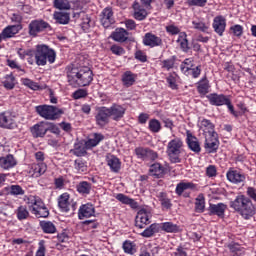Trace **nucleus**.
<instances>
[{"instance_id":"cd10ccee","label":"nucleus","mask_w":256,"mask_h":256,"mask_svg":"<svg viewBox=\"0 0 256 256\" xmlns=\"http://www.w3.org/2000/svg\"><path fill=\"white\" fill-rule=\"evenodd\" d=\"M106 163L112 173H119L121 171V160L117 156L108 154L106 156Z\"/></svg>"},{"instance_id":"f8f14e48","label":"nucleus","mask_w":256,"mask_h":256,"mask_svg":"<svg viewBox=\"0 0 256 256\" xmlns=\"http://www.w3.org/2000/svg\"><path fill=\"white\" fill-rule=\"evenodd\" d=\"M0 127L1 129H15L17 127L13 112L4 111L0 113Z\"/></svg>"},{"instance_id":"37998d69","label":"nucleus","mask_w":256,"mask_h":256,"mask_svg":"<svg viewBox=\"0 0 256 256\" xmlns=\"http://www.w3.org/2000/svg\"><path fill=\"white\" fill-rule=\"evenodd\" d=\"M166 83L172 91H177L179 89V75L175 72L170 73L166 78Z\"/></svg>"},{"instance_id":"0e129e2a","label":"nucleus","mask_w":256,"mask_h":256,"mask_svg":"<svg viewBox=\"0 0 256 256\" xmlns=\"http://www.w3.org/2000/svg\"><path fill=\"white\" fill-rule=\"evenodd\" d=\"M225 105H226L230 115H233V117H235L236 119L242 116L241 112L235 110V106H233V103H231L230 98L228 99V101L226 102Z\"/></svg>"},{"instance_id":"58836bf2","label":"nucleus","mask_w":256,"mask_h":256,"mask_svg":"<svg viewBox=\"0 0 256 256\" xmlns=\"http://www.w3.org/2000/svg\"><path fill=\"white\" fill-rule=\"evenodd\" d=\"M197 92L199 95H207L209 93V89H211V85H209V79H207V75L201 78L197 83Z\"/></svg>"},{"instance_id":"a211bd4d","label":"nucleus","mask_w":256,"mask_h":256,"mask_svg":"<svg viewBox=\"0 0 256 256\" xmlns=\"http://www.w3.org/2000/svg\"><path fill=\"white\" fill-rule=\"evenodd\" d=\"M113 15L114 13L112 7H106L102 10L100 21L105 29H109V27L115 23V18Z\"/></svg>"},{"instance_id":"ddd939ff","label":"nucleus","mask_w":256,"mask_h":256,"mask_svg":"<svg viewBox=\"0 0 256 256\" xmlns=\"http://www.w3.org/2000/svg\"><path fill=\"white\" fill-rule=\"evenodd\" d=\"M134 153L137 159H142V161H147L149 159L155 161L156 159H159V154L150 148L137 147L135 148Z\"/></svg>"},{"instance_id":"39448f33","label":"nucleus","mask_w":256,"mask_h":256,"mask_svg":"<svg viewBox=\"0 0 256 256\" xmlns=\"http://www.w3.org/2000/svg\"><path fill=\"white\" fill-rule=\"evenodd\" d=\"M181 149H183V140L176 137L168 142L166 153L170 157L171 163H181Z\"/></svg>"},{"instance_id":"79ce46f5","label":"nucleus","mask_w":256,"mask_h":256,"mask_svg":"<svg viewBox=\"0 0 256 256\" xmlns=\"http://www.w3.org/2000/svg\"><path fill=\"white\" fill-rule=\"evenodd\" d=\"M2 84L3 87L7 89V91H12V89H15V85H17V79L15 78L13 73H10L4 76Z\"/></svg>"},{"instance_id":"7c9ffc66","label":"nucleus","mask_w":256,"mask_h":256,"mask_svg":"<svg viewBox=\"0 0 256 256\" xmlns=\"http://www.w3.org/2000/svg\"><path fill=\"white\" fill-rule=\"evenodd\" d=\"M27 204L29 205V209L32 214L41 209V207H44L45 205V203L39 196L33 195L28 197Z\"/></svg>"},{"instance_id":"4c0bfd02","label":"nucleus","mask_w":256,"mask_h":256,"mask_svg":"<svg viewBox=\"0 0 256 256\" xmlns=\"http://www.w3.org/2000/svg\"><path fill=\"white\" fill-rule=\"evenodd\" d=\"M31 133L33 135V137H35L36 139L39 137H45V135H47V128L45 126V122H40L39 124H35L32 128H31Z\"/></svg>"},{"instance_id":"f3484780","label":"nucleus","mask_w":256,"mask_h":256,"mask_svg":"<svg viewBox=\"0 0 256 256\" xmlns=\"http://www.w3.org/2000/svg\"><path fill=\"white\" fill-rule=\"evenodd\" d=\"M186 144L188 149H190V151L196 155L201 153V143H199V139L196 138V136L193 135V133H191L189 130L186 131Z\"/></svg>"},{"instance_id":"2f4dec72","label":"nucleus","mask_w":256,"mask_h":256,"mask_svg":"<svg viewBox=\"0 0 256 256\" xmlns=\"http://www.w3.org/2000/svg\"><path fill=\"white\" fill-rule=\"evenodd\" d=\"M113 41L117 43H125L129 39V32L125 28H116L111 34Z\"/></svg>"},{"instance_id":"423d86ee","label":"nucleus","mask_w":256,"mask_h":256,"mask_svg":"<svg viewBox=\"0 0 256 256\" xmlns=\"http://www.w3.org/2000/svg\"><path fill=\"white\" fill-rule=\"evenodd\" d=\"M51 24L39 18L32 20L28 25V35L30 37H39L40 33H47L51 31Z\"/></svg>"},{"instance_id":"5fc2aeb1","label":"nucleus","mask_w":256,"mask_h":256,"mask_svg":"<svg viewBox=\"0 0 256 256\" xmlns=\"http://www.w3.org/2000/svg\"><path fill=\"white\" fill-rule=\"evenodd\" d=\"M55 9H59L60 11H68L71 9V4L69 0H54L53 1Z\"/></svg>"},{"instance_id":"ea45409f","label":"nucleus","mask_w":256,"mask_h":256,"mask_svg":"<svg viewBox=\"0 0 256 256\" xmlns=\"http://www.w3.org/2000/svg\"><path fill=\"white\" fill-rule=\"evenodd\" d=\"M136 79L137 75L131 71H126L122 74V85H124V87H133V85H135Z\"/></svg>"},{"instance_id":"a18cd8bd","label":"nucleus","mask_w":256,"mask_h":256,"mask_svg":"<svg viewBox=\"0 0 256 256\" xmlns=\"http://www.w3.org/2000/svg\"><path fill=\"white\" fill-rule=\"evenodd\" d=\"M177 43L180 45V49L184 53H189V50L191 47H189V40L187 39V33L186 32H181L178 36Z\"/></svg>"},{"instance_id":"864d4df0","label":"nucleus","mask_w":256,"mask_h":256,"mask_svg":"<svg viewBox=\"0 0 256 256\" xmlns=\"http://www.w3.org/2000/svg\"><path fill=\"white\" fill-rule=\"evenodd\" d=\"M32 169L35 177H41V175L45 174V172L47 171V164H45L44 162H39L37 164H34L32 166Z\"/></svg>"},{"instance_id":"13d9d810","label":"nucleus","mask_w":256,"mask_h":256,"mask_svg":"<svg viewBox=\"0 0 256 256\" xmlns=\"http://www.w3.org/2000/svg\"><path fill=\"white\" fill-rule=\"evenodd\" d=\"M195 211H196V213H204L205 212V197L199 195L196 198Z\"/></svg>"},{"instance_id":"6e6d98bb","label":"nucleus","mask_w":256,"mask_h":256,"mask_svg":"<svg viewBox=\"0 0 256 256\" xmlns=\"http://www.w3.org/2000/svg\"><path fill=\"white\" fill-rule=\"evenodd\" d=\"M18 221H25L29 217V210L25 206H19L16 210Z\"/></svg>"},{"instance_id":"052dcab7","label":"nucleus","mask_w":256,"mask_h":256,"mask_svg":"<svg viewBox=\"0 0 256 256\" xmlns=\"http://www.w3.org/2000/svg\"><path fill=\"white\" fill-rule=\"evenodd\" d=\"M32 215H35V217H37L38 219H41V218L45 219L49 217V209H47L44 204L41 208L33 212Z\"/></svg>"},{"instance_id":"680f3d73","label":"nucleus","mask_w":256,"mask_h":256,"mask_svg":"<svg viewBox=\"0 0 256 256\" xmlns=\"http://www.w3.org/2000/svg\"><path fill=\"white\" fill-rule=\"evenodd\" d=\"M6 65L10 67V69H17V72L20 73V75H25V69L21 68L15 60L8 59Z\"/></svg>"},{"instance_id":"338daca9","label":"nucleus","mask_w":256,"mask_h":256,"mask_svg":"<svg viewBox=\"0 0 256 256\" xmlns=\"http://www.w3.org/2000/svg\"><path fill=\"white\" fill-rule=\"evenodd\" d=\"M54 187L59 191H61L62 189H65V178L63 176H59L58 178H55Z\"/></svg>"},{"instance_id":"412c9836","label":"nucleus","mask_w":256,"mask_h":256,"mask_svg":"<svg viewBox=\"0 0 256 256\" xmlns=\"http://www.w3.org/2000/svg\"><path fill=\"white\" fill-rule=\"evenodd\" d=\"M73 19L77 21V19H81V29H83L85 32L89 31L91 29V18L85 11H74L73 12Z\"/></svg>"},{"instance_id":"c85d7f7f","label":"nucleus","mask_w":256,"mask_h":256,"mask_svg":"<svg viewBox=\"0 0 256 256\" xmlns=\"http://www.w3.org/2000/svg\"><path fill=\"white\" fill-rule=\"evenodd\" d=\"M3 193L11 195V197H23L25 195V189L19 184H12L3 188Z\"/></svg>"},{"instance_id":"a878e982","label":"nucleus","mask_w":256,"mask_h":256,"mask_svg":"<svg viewBox=\"0 0 256 256\" xmlns=\"http://www.w3.org/2000/svg\"><path fill=\"white\" fill-rule=\"evenodd\" d=\"M149 173L156 179H163L167 175V168L161 165V163L156 162L150 166Z\"/></svg>"},{"instance_id":"e2e57ef3","label":"nucleus","mask_w":256,"mask_h":256,"mask_svg":"<svg viewBox=\"0 0 256 256\" xmlns=\"http://www.w3.org/2000/svg\"><path fill=\"white\" fill-rule=\"evenodd\" d=\"M110 51L113 55H117V57H121L122 55H125V48H123L119 44H113L110 47Z\"/></svg>"},{"instance_id":"473e14b6","label":"nucleus","mask_w":256,"mask_h":256,"mask_svg":"<svg viewBox=\"0 0 256 256\" xmlns=\"http://www.w3.org/2000/svg\"><path fill=\"white\" fill-rule=\"evenodd\" d=\"M160 231H164V233H181V226L173 223V222H162L158 223Z\"/></svg>"},{"instance_id":"2eb2a0df","label":"nucleus","mask_w":256,"mask_h":256,"mask_svg":"<svg viewBox=\"0 0 256 256\" xmlns=\"http://www.w3.org/2000/svg\"><path fill=\"white\" fill-rule=\"evenodd\" d=\"M204 148L208 153H217L219 149V135L210 134L205 136Z\"/></svg>"},{"instance_id":"4d7b16f0","label":"nucleus","mask_w":256,"mask_h":256,"mask_svg":"<svg viewBox=\"0 0 256 256\" xmlns=\"http://www.w3.org/2000/svg\"><path fill=\"white\" fill-rule=\"evenodd\" d=\"M148 129L151 133H159L161 131V122L155 118L151 119L148 124Z\"/></svg>"},{"instance_id":"09e8293b","label":"nucleus","mask_w":256,"mask_h":256,"mask_svg":"<svg viewBox=\"0 0 256 256\" xmlns=\"http://www.w3.org/2000/svg\"><path fill=\"white\" fill-rule=\"evenodd\" d=\"M88 149L89 148H87L86 143L84 145L81 143H76L74 144V149L71 150V152L73 153V155H75V157H85V155H87Z\"/></svg>"},{"instance_id":"b1692460","label":"nucleus","mask_w":256,"mask_h":256,"mask_svg":"<svg viewBox=\"0 0 256 256\" xmlns=\"http://www.w3.org/2000/svg\"><path fill=\"white\" fill-rule=\"evenodd\" d=\"M95 216V206L91 203L82 204L78 210V219H89Z\"/></svg>"},{"instance_id":"603ef678","label":"nucleus","mask_w":256,"mask_h":256,"mask_svg":"<svg viewBox=\"0 0 256 256\" xmlns=\"http://www.w3.org/2000/svg\"><path fill=\"white\" fill-rule=\"evenodd\" d=\"M74 169L77 173H87V161L78 158L74 161Z\"/></svg>"},{"instance_id":"4468645a","label":"nucleus","mask_w":256,"mask_h":256,"mask_svg":"<svg viewBox=\"0 0 256 256\" xmlns=\"http://www.w3.org/2000/svg\"><path fill=\"white\" fill-rule=\"evenodd\" d=\"M127 108L121 104L114 103L111 107H108V113L110 114V119L113 121H121L125 117Z\"/></svg>"},{"instance_id":"c9c22d12","label":"nucleus","mask_w":256,"mask_h":256,"mask_svg":"<svg viewBox=\"0 0 256 256\" xmlns=\"http://www.w3.org/2000/svg\"><path fill=\"white\" fill-rule=\"evenodd\" d=\"M115 198L117 199V201H120V203H123V205H129L131 209L139 208V203L135 201V199L129 198L123 193H118Z\"/></svg>"},{"instance_id":"f03ea898","label":"nucleus","mask_w":256,"mask_h":256,"mask_svg":"<svg viewBox=\"0 0 256 256\" xmlns=\"http://www.w3.org/2000/svg\"><path fill=\"white\" fill-rule=\"evenodd\" d=\"M230 207L246 220L255 215V205L245 194L237 195L234 201L230 202Z\"/></svg>"},{"instance_id":"f704fd0d","label":"nucleus","mask_w":256,"mask_h":256,"mask_svg":"<svg viewBox=\"0 0 256 256\" xmlns=\"http://www.w3.org/2000/svg\"><path fill=\"white\" fill-rule=\"evenodd\" d=\"M192 28L201 33H207L209 31V23L205 22L203 18L196 17L192 20Z\"/></svg>"},{"instance_id":"f257e3e1","label":"nucleus","mask_w":256,"mask_h":256,"mask_svg":"<svg viewBox=\"0 0 256 256\" xmlns=\"http://www.w3.org/2000/svg\"><path fill=\"white\" fill-rule=\"evenodd\" d=\"M67 79L72 87H89L93 83V70L87 66L80 69L69 66L67 68Z\"/></svg>"},{"instance_id":"6ab92c4d","label":"nucleus","mask_w":256,"mask_h":256,"mask_svg":"<svg viewBox=\"0 0 256 256\" xmlns=\"http://www.w3.org/2000/svg\"><path fill=\"white\" fill-rule=\"evenodd\" d=\"M206 98L213 107H223L229 101V96L218 93H210Z\"/></svg>"},{"instance_id":"49530a36","label":"nucleus","mask_w":256,"mask_h":256,"mask_svg":"<svg viewBox=\"0 0 256 256\" xmlns=\"http://www.w3.org/2000/svg\"><path fill=\"white\" fill-rule=\"evenodd\" d=\"M40 229H42L43 233L48 235H53V233H57V227L51 221H40Z\"/></svg>"},{"instance_id":"9b49d317","label":"nucleus","mask_w":256,"mask_h":256,"mask_svg":"<svg viewBox=\"0 0 256 256\" xmlns=\"http://www.w3.org/2000/svg\"><path fill=\"white\" fill-rule=\"evenodd\" d=\"M132 17L136 21H145L147 17H149L150 8H146L145 6L141 5V3L135 0L132 4Z\"/></svg>"},{"instance_id":"a19ab883","label":"nucleus","mask_w":256,"mask_h":256,"mask_svg":"<svg viewBox=\"0 0 256 256\" xmlns=\"http://www.w3.org/2000/svg\"><path fill=\"white\" fill-rule=\"evenodd\" d=\"M122 251H124L126 255H135V253H137V243H135V241L125 240L122 243Z\"/></svg>"},{"instance_id":"72a5a7b5","label":"nucleus","mask_w":256,"mask_h":256,"mask_svg":"<svg viewBox=\"0 0 256 256\" xmlns=\"http://www.w3.org/2000/svg\"><path fill=\"white\" fill-rule=\"evenodd\" d=\"M91 189H93V184H91V182L80 181L76 185V191L77 193H79V195H82V197H87V195H91Z\"/></svg>"},{"instance_id":"8fccbe9b","label":"nucleus","mask_w":256,"mask_h":256,"mask_svg":"<svg viewBox=\"0 0 256 256\" xmlns=\"http://www.w3.org/2000/svg\"><path fill=\"white\" fill-rule=\"evenodd\" d=\"M53 17L60 25H67L71 19L67 12H55Z\"/></svg>"},{"instance_id":"9d476101","label":"nucleus","mask_w":256,"mask_h":256,"mask_svg":"<svg viewBox=\"0 0 256 256\" xmlns=\"http://www.w3.org/2000/svg\"><path fill=\"white\" fill-rule=\"evenodd\" d=\"M187 191H199V185L195 184L193 182H183L181 181L176 185L175 193L178 195V197H185L189 198L191 197V192Z\"/></svg>"},{"instance_id":"de8ad7c7","label":"nucleus","mask_w":256,"mask_h":256,"mask_svg":"<svg viewBox=\"0 0 256 256\" xmlns=\"http://www.w3.org/2000/svg\"><path fill=\"white\" fill-rule=\"evenodd\" d=\"M156 233H161V230L159 228V223H153L151 224L149 227H147L142 233L141 236L142 237H153L154 235H156Z\"/></svg>"},{"instance_id":"6e6552de","label":"nucleus","mask_w":256,"mask_h":256,"mask_svg":"<svg viewBox=\"0 0 256 256\" xmlns=\"http://www.w3.org/2000/svg\"><path fill=\"white\" fill-rule=\"evenodd\" d=\"M153 213L147 208H141L135 218V226L138 229H145L147 225H150Z\"/></svg>"},{"instance_id":"774afa93","label":"nucleus","mask_w":256,"mask_h":256,"mask_svg":"<svg viewBox=\"0 0 256 256\" xmlns=\"http://www.w3.org/2000/svg\"><path fill=\"white\" fill-rule=\"evenodd\" d=\"M246 195L250 201H254L256 203V188L253 186H249L246 188Z\"/></svg>"},{"instance_id":"c03bdc74","label":"nucleus","mask_w":256,"mask_h":256,"mask_svg":"<svg viewBox=\"0 0 256 256\" xmlns=\"http://www.w3.org/2000/svg\"><path fill=\"white\" fill-rule=\"evenodd\" d=\"M105 139V135L101 133H94L93 138L88 139L86 143L87 149H93V147H97L101 141Z\"/></svg>"},{"instance_id":"dca6fc26","label":"nucleus","mask_w":256,"mask_h":256,"mask_svg":"<svg viewBox=\"0 0 256 256\" xmlns=\"http://www.w3.org/2000/svg\"><path fill=\"white\" fill-rule=\"evenodd\" d=\"M209 217H213V215H216V217H219V219H225V212L227 211V204H224L222 202L218 204H209V207L207 209Z\"/></svg>"},{"instance_id":"7ed1b4c3","label":"nucleus","mask_w":256,"mask_h":256,"mask_svg":"<svg viewBox=\"0 0 256 256\" xmlns=\"http://www.w3.org/2000/svg\"><path fill=\"white\" fill-rule=\"evenodd\" d=\"M35 63L38 67H45L47 62L50 65H53L57 59V52L45 44H39L36 46L34 52Z\"/></svg>"},{"instance_id":"aec40b11","label":"nucleus","mask_w":256,"mask_h":256,"mask_svg":"<svg viewBox=\"0 0 256 256\" xmlns=\"http://www.w3.org/2000/svg\"><path fill=\"white\" fill-rule=\"evenodd\" d=\"M180 71L186 77H192V79H199L201 77V65L195 66L191 64L190 66L180 65Z\"/></svg>"},{"instance_id":"0eeeda50","label":"nucleus","mask_w":256,"mask_h":256,"mask_svg":"<svg viewBox=\"0 0 256 256\" xmlns=\"http://www.w3.org/2000/svg\"><path fill=\"white\" fill-rule=\"evenodd\" d=\"M226 179L232 185H243L247 181V175L241 169L230 167L226 172Z\"/></svg>"},{"instance_id":"4be33fe9","label":"nucleus","mask_w":256,"mask_h":256,"mask_svg":"<svg viewBox=\"0 0 256 256\" xmlns=\"http://www.w3.org/2000/svg\"><path fill=\"white\" fill-rule=\"evenodd\" d=\"M143 45L151 47L152 49L154 47H161V45H163V39L151 32H148L143 37Z\"/></svg>"},{"instance_id":"69168bd1","label":"nucleus","mask_w":256,"mask_h":256,"mask_svg":"<svg viewBox=\"0 0 256 256\" xmlns=\"http://www.w3.org/2000/svg\"><path fill=\"white\" fill-rule=\"evenodd\" d=\"M230 32L234 37H241L243 35V26L236 24L230 27Z\"/></svg>"},{"instance_id":"20e7f679","label":"nucleus","mask_w":256,"mask_h":256,"mask_svg":"<svg viewBox=\"0 0 256 256\" xmlns=\"http://www.w3.org/2000/svg\"><path fill=\"white\" fill-rule=\"evenodd\" d=\"M35 112L39 117H42L47 121H57V119H60L61 115L64 113L63 109L47 104L36 106Z\"/></svg>"},{"instance_id":"bb28decb","label":"nucleus","mask_w":256,"mask_h":256,"mask_svg":"<svg viewBox=\"0 0 256 256\" xmlns=\"http://www.w3.org/2000/svg\"><path fill=\"white\" fill-rule=\"evenodd\" d=\"M71 196L65 192L58 197V207L62 213H69L71 211V202H69Z\"/></svg>"},{"instance_id":"c756f323","label":"nucleus","mask_w":256,"mask_h":256,"mask_svg":"<svg viewBox=\"0 0 256 256\" xmlns=\"http://www.w3.org/2000/svg\"><path fill=\"white\" fill-rule=\"evenodd\" d=\"M17 165V160L15 156L12 154H8L6 156L0 157V168L4 169L5 171H9V169H13Z\"/></svg>"},{"instance_id":"393cba45","label":"nucleus","mask_w":256,"mask_h":256,"mask_svg":"<svg viewBox=\"0 0 256 256\" xmlns=\"http://www.w3.org/2000/svg\"><path fill=\"white\" fill-rule=\"evenodd\" d=\"M23 29L22 24H16V25H8L2 30V37L3 40L5 41L6 39H11L14 36L19 33Z\"/></svg>"},{"instance_id":"3c124183","label":"nucleus","mask_w":256,"mask_h":256,"mask_svg":"<svg viewBox=\"0 0 256 256\" xmlns=\"http://www.w3.org/2000/svg\"><path fill=\"white\" fill-rule=\"evenodd\" d=\"M22 85H25V87H28V89H32V91H41L43 89L39 83L29 79V78H21Z\"/></svg>"},{"instance_id":"1a4fd4ad","label":"nucleus","mask_w":256,"mask_h":256,"mask_svg":"<svg viewBox=\"0 0 256 256\" xmlns=\"http://www.w3.org/2000/svg\"><path fill=\"white\" fill-rule=\"evenodd\" d=\"M111 122V116L109 114L108 107L102 106L97 109V113L95 115V124L100 129H105L107 125Z\"/></svg>"},{"instance_id":"5701e85b","label":"nucleus","mask_w":256,"mask_h":256,"mask_svg":"<svg viewBox=\"0 0 256 256\" xmlns=\"http://www.w3.org/2000/svg\"><path fill=\"white\" fill-rule=\"evenodd\" d=\"M212 27L219 37H223V33H225V29L227 28V19L222 15L216 16L213 19Z\"/></svg>"},{"instance_id":"e433bc0d","label":"nucleus","mask_w":256,"mask_h":256,"mask_svg":"<svg viewBox=\"0 0 256 256\" xmlns=\"http://www.w3.org/2000/svg\"><path fill=\"white\" fill-rule=\"evenodd\" d=\"M200 125L205 136L217 134V132H215V124H213L211 120L203 118L200 122Z\"/></svg>"},{"instance_id":"bf43d9fd","label":"nucleus","mask_w":256,"mask_h":256,"mask_svg":"<svg viewBox=\"0 0 256 256\" xmlns=\"http://www.w3.org/2000/svg\"><path fill=\"white\" fill-rule=\"evenodd\" d=\"M175 61H177V56H171L170 58L162 61V69L166 71H171L175 67Z\"/></svg>"}]
</instances>
